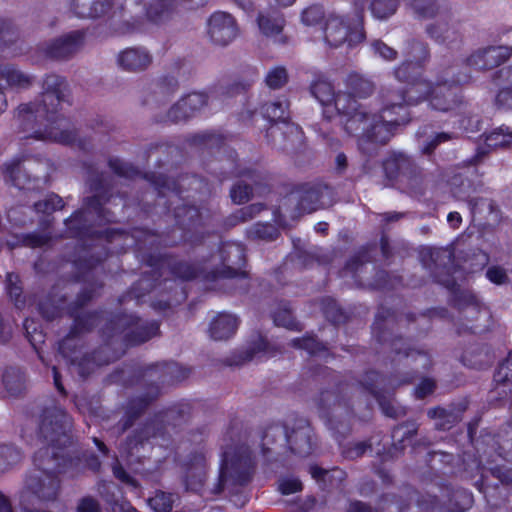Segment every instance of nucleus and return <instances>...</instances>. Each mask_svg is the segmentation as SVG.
Returning <instances> with one entry per match:
<instances>
[{
  "instance_id": "c85d7f7f",
  "label": "nucleus",
  "mask_w": 512,
  "mask_h": 512,
  "mask_svg": "<svg viewBox=\"0 0 512 512\" xmlns=\"http://www.w3.org/2000/svg\"><path fill=\"white\" fill-rule=\"evenodd\" d=\"M274 354V347L268 342L266 337L258 333L252 336L245 350L233 354L227 358L226 362L230 366H239L253 359L272 356Z\"/></svg>"
},
{
  "instance_id": "13d9d810",
  "label": "nucleus",
  "mask_w": 512,
  "mask_h": 512,
  "mask_svg": "<svg viewBox=\"0 0 512 512\" xmlns=\"http://www.w3.org/2000/svg\"><path fill=\"white\" fill-rule=\"evenodd\" d=\"M399 6V0H373L371 11L378 19H386L393 15Z\"/></svg>"
},
{
  "instance_id": "dca6fc26",
  "label": "nucleus",
  "mask_w": 512,
  "mask_h": 512,
  "mask_svg": "<svg viewBox=\"0 0 512 512\" xmlns=\"http://www.w3.org/2000/svg\"><path fill=\"white\" fill-rule=\"evenodd\" d=\"M85 32L74 30L41 42L38 53L52 61H68L75 57L84 47Z\"/></svg>"
},
{
  "instance_id": "5fc2aeb1",
  "label": "nucleus",
  "mask_w": 512,
  "mask_h": 512,
  "mask_svg": "<svg viewBox=\"0 0 512 512\" xmlns=\"http://www.w3.org/2000/svg\"><path fill=\"white\" fill-rule=\"evenodd\" d=\"M176 499L177 496L172 493L157 491L148 499V504L155 512H171Z\"/></svg>"
},
{
  "instance_id": "ea45409f",
  "label": "nucleus",
  "mask_w": 512,
  "mask_h": 512,
  "mask_svg": "<svg viewBox=\"0 0 512 512\" xmlns=\"http://www.w3.org/2000/svg\"><path fill=\"white\" fill-rule=\"evenodd\" d=\"M434 87L435 83L427 80L423 75H420L405 88L408 104L415 105L424 100L429 101L435 89Z\"/></svg>"
},
{
  "instance_id": "9b49d317",
  "label": "nucleus",
  "mask_w": 512,
  "mask_h": 512,
  "mask_svg": "<svg viewBox=\"0 0 512 512\" xmlns=\"http://www.w3.org/2000/svg\"><path fill=\"white\" fill-rule=\"evenodd\" d=\"M254 471L255 462L248 447L240 446L226 450L223 453L217 482L211 492L220 494L226 488L233 492L238 491L251 482Z\"/></svg>"
},
{
  "instance_id": "09e8293b",
  "label": "nucleus",
  "mask_w": 512,
  "mask_h": 512,
  "mask_svg": "<svg viewBox=\"0 0 512 512\" xmlns=\"http://www.w3.org/2000/svg\"><path fill=\"white\" fill-rule=\"evenodd\" d=\"M408 61L414 62L423 67L430 57V50L427 43L412 39L408 42L406 51Z\"/></svg>"
},
{
  "instance_id": "393cba45",
  "label": "nucleus",
  "mask_w": 512,
  "mask_h": 512,
  "mask_svg": "<svg viewBox=\"0 0 512 512\" xmlns=\"http://www.w3.org/2000/svg\"><path fill=\"white\" fill-rule=\"evenodd\" d=\"M512 54V48L508 46L487 47L479 49L471 54L467 65L480 71L493 69L505 62Z\"/></svg>"
},
{
  "instance_id": "603ef678",
  "label": "nucleus",
  "mask_w": 512,
  "mask_h": 512,
  "mask_svg": "<svg viewBox=\"0 0 512 512\" xmlns=\"http://www.w3.org/2000/svg\"><path fill=\"white\" fill-rule=\"evenodd\" d=\"M421 69L422 66L406 59L394 69L393 74L398 81L408 85L422 75Z\"/></svg>"
},
{
  "instance_id": "c9c22d12",
  "label": "nucleus",
  "mask_w": 512,
  "mask_h": 512,
  "mask_svg": "<svg viewBox=\"0 0 512 512\" xmlns=\"http://www.w3.org/2000/svg\"><path fill=\"white\" fill-rule=\"evenodd\" d=\"M346 87L348 92L345 94L349 95V97L354 100H356V98L366 99L376 90L375 82L359 73H351L347 76Z\"/></svg>"
},
{
  "instance_id": "49530a36",
  "label": "nucleus",
  "mask_w": 512,
  "mask_h": 512,
  "mask_svg": "<svg viewBox=\"0 0 512 512\" xmlns=\"http://www.w3.org/2000/svg\"><path fill=\"white\" fill-rule=\"evenodd\" d=\"M289 103L285 98L265 103L261 107V113L270 121H285L289 117Z\"/></svg>"
},
{
  "instance_id": "8fccbe9b",
  "label": "nucleus",
  "mask_w": 512,
  "mask_h": 512,
  "mask_svg": "<svg viewBox=\"0 0 512 512\" xmlns=\"http://www.w3.org/2000/svg\"><path fill=\"white\" fill-rule=\"evenodd\" d=\"M22 452L12 445H0V475L9 471L22 460Z\"/></svg>"
},
{
  "instance_id": "4c0bfd02",
  "label": "nucleus",
  "mask_w": 512,
  "mask_h": 512,
  "mask_svg": "<svg viewBox=\"0 0 512 512\" xmlns=\"http://www.w3.org/2000/svg\"><path fill=\"white\" fill-rule=\"evenodd\" d=\"M52 239L50 232H33L28 234L13 235L11 239L1 237L0 245H6L10 250L26 246L30 248H38L47 245Z\"/></svg>"
},
{
  "instance_id": "a878e982",
  "label": "nucleus",
  "mask_w": 512,
  "mask_h": 512,
  "mask_svg": "<svg viewBox=\"0 0 512 512\" xmlns=\"http://www.w3.org/2000/svg\"><path fill=\"white\" fill-rule=\"evenodd\" d=\"M390 348L395 353L394 361L401 363L404 361L405 366L412 363L414 372L418 373L419 369L427 370L431 366V359L427 352L410 347L402 338H394L390 341Z\"/></svg>"
},
{
  "instance_id": "b1692460",
  "label": "nucleus",
  "mask_w": 512,
  "mask_h": 512,
  "mask_svg": "<svg viewBox=\"0 0 512 512\" xmlns=\"http://www.w3.org/2000/svg\"><path fill=\"white\" fill-rule=\"evenodd\" d=\"M208 95L204 92H192L179 99L167 112L172 122L189 119L200 112L208 104Z\"/></svg>"
},
{
  "instance_id": "20e7f679",
  "label": "nucleus",
  "mask_w": 512,
  "mask_h": 512,
  "mask_svg": "<svg viewBox=\"0 0 512 512\" xmlns=\"http://www.w3.org/2000/svg\"><path fill=\"white\" fill-rule=\"evenodd\" d=\"M88 183L90 190L94 193L93 196L86 198L84 207L65 220L70 237L82 238L94 234L96 232L91 230L94 223L100 225L115 221L114 214L103 208V205L109 200L110 182L108 176L103 173L92 172L88 178Z\"/></svg>"
},
{
  "instance_id": "6e6552de",
  "label": "nucleus",
  "mask_w": 512,
  "mask_h": 512,
  "mask_svg": "<svg viewBox=\"0 0 512 512\" xmlns=\"http://www.w3.org/2000/svg\"><path fill=\"white\" fill-rule=\"evenodd\" d=\"M355 390L354 384H337L322 390L316 399L322 417L337 439L345 437L350 431L352 392Z\"/></svg>"
},
{
  "instance_id": "f704fd0d",
  "label": "nucleus",
  "mask_w": 512,
  "mask_h": 512,
  "mask_svg": "<svg viewBox=\"0 0 512 512\" xmlns=\"http://www.w3.org/2000/svg\"><path fill=\"white\" fill-rule=\"evenodd\" d=\"M158 393V387H153L147 396L133 399L129 403L125 417L117 424L119 433L122 434L132 427L134 421L143 413L149 403L157 397Z\"/></svg>"
},
{
  "instance_id": "c756f323",
  "label": "nucleus",
  "mask_w": 512,
  "mask_h": 512,
  "mask_svg": "<svg viewBox=\"0 0 512 512\" xmlns=\"http://www.w3.org/2000/svg\"><path fill=\"white\" fill-rule=\"evenodd\" d=\"M387 173L396 172L395 178L400 181H406L412 188L417 187L421 183L422 174L420 168L412 161L411 158L404 154L397 155L385 165Z\"/></svg>"
},
{
  "instance_id": "c03bdc74",
  "label": "nucleus",
  "mask_w": 512,
  "mask_h": 512,
  "mask_svg": "<svg viewBox=\"0 0 512 512\" xmlns=\"http://www.w3.org/2000/svg\"><path fill=\"white\" fill-rule=\"evenodd\" d=\"M178 80L173 76H163L153 85L152 95L159 103L168 101L178 90Z\"/></svg>"
},
{
  "instance_id": "6ab92c4d",
  "label": "nucleus",
  "mask_w": 512,
  "mask_h": 512,
  "mask_svg": "<svg viewBox=\"0 0 512 512\" xmlns=\"http://www.w3.org/2000/svg\"><path fill=\"white\" fill-rule=\"evenodd\" d=\"M439 19L425 27L427 36L438 44L453 46L462 40L460 20L451 12H441Z\"/></svg>"
},
{
  "instance_id": "0e129e2a",
  "label": "nucleus",
  "mask_w": 512,
  "mask_h": 512,
  "mask_svg": "<svg viewBox=\"0 0 512 512\" xmlns=\"http://www.w3.org/2000/svg\"><path fill=\"white\" fill-rule=\"evenodd\" d=\"M274 322L277 326H283L290 330H301L300 324L295 321L290 308L287 305L279 308L273 314Z\"/></svg>"
},
{
  "instance_id": "58836bf2",
  "label": "nucleus",
  "mask_w": 512,
  "mask_h": 512,
  "mask_svg": "<svg viewBox=\"0 0 512 512\" xmlns=\"http://www.w3.org/2000/svg\"><path fill=\"white\" fill-rule=\"evenodd\" d=\"M0 79H5L7 84L12 88L26 90L35 83L36 77L11 64H1Z\"/></svg>"
},
{
  "instance_id": "79ce46f5",
  "label": "nucleus",
  "mask_w": 512,
  "mask_h": 512,
  "mask_svg": "<svg viewBox=\"0 0 512 512\" xmlns=\"http://www.w3.org/2000/svg\"><path fill=\"white\" fill-rule=\"evenodd\" d=\"M150 378L157 379L161 383H165L166 377L170 376L173 380H182L187 377L188 371L182 369L175 363L164 364V365H155L151 366L145 372Z\"/></svg>"
},
{
  "instance_id": "5701e85b",
  "label": "nucleus",
  "mask_w": 512,
  "mask_h": 512,
  "mask_svg": "<svg viewBox=\"0 0 512 512\" xmlns=\"http://www.w3.org/2000/svg\"><path fill=\"white\" fill-rule=\"evenodd\" d=\"M378 98L381 103V109L379 112H371L372 114L379 115L383 121H395L396 124L392 129V136L394 130L401 124L402 120L398 118L386 119L383 113H397L398 110L403 109L408 104V98L405 89L398 88L393 85L382 86L378 93Z\"/></svg>"
},
{
  "instance_id": "a19ab883",
  "label": "nucleus",
  "mask_w": 512,
  "mask_h": 512,
  "mask_svg": "<svg viewBox=\"0 0 512 512\" xmlns=\"http://www.w3.org/2000/svg\"><path fill=\"white\" fill-rule=\"evenodd\" d=\"M494 361V355L485 346H474L466 350L462 356L465 366L473 369H484Z\"/></svg>"
},
{
  "instance_id": "e2e57ef3",
  "label": "nucleus",
  "mask_w": 512,
  "mask_h": 512,
  "mask_svg": "<svg viewBox=\"0 0 512 512\" xmlns=\"http://www.w3.org/2000/svg\"><path fill=\"white\" fill-rule=\"evenodd\" d=\"M206 480V470H185V485L187 490L200 492Z\"/></svg>"
},
{
  "instance_id": "864d4df0",
  "label": "nucleus",
  "mask_w": 512,
  "mask_h": 512,
  "mask_svg": "<svg viewBox=\"0 0 512 512\" xmlns=\"http://www.w3.org/2000/svg\"><path fill=\"white\" fill-rule=\"evenodd\" d=\"M278 236V229L269 223H256L248 230V237L253 240L273 241Z\"/></svg>"
},
{
  "instance_id": "7c9ffc66",
  "label": "nucleus",
  "mask_w": 512,
  "mask_h": 512,
  "mask_svg": "<svg viewBox=\"0 0 512 512\" xmlns=\"http://www.w3.org/2000/svg\"><path fill=\"white\" fill-rule=\"evenodd\" d=\"M512 398V356L503 361L494 374V388L491 401H506Z\"/></svg>"
},
{
  "instance_id": "052dcab7",
  "label": "nucleus",
  "mask_w": 512,
  "mask_h": 512,
  "mask_svg": "<svg viewBox=\"0 0 512 512\" xmlns=\"http://www.w3.org/2000/svg\"><path fill=\"white\" fill-rule=\"evenodd\" d=\"M64 202L61 197L56 194H49L44 199L35 202L34 209L37 213L51 214L57 209H62Z\"/></svg>"
},
{
  "instance_id": "37998d69",
  "label": "nucleus",
  "mask_w": 512,
  "mask_h": 512,
  "mask_svg": "<svg viewBox=\"0 0 512 512\" xmlns=\"http://www.w3.org/2000/svg\"><path fill=\"white\" fill-rule=\"evenodd\" d=\"M414 14L423 19H431L441 15L442 7L437 0H402Z\"/></svg>"
},
{
  "instance_id": "4468645a",
  "label": "nucleus",
  "mask_w": 512,
  "mask_h": 512,
  "mask_svg": "<svg viewBox=\"0 0 512 512\" xmlns=\"http://www.w3.org/2000/svg\"><path fill=\"white\" fill-rule=\"evenodd\" d=\"M466 81V78H461L455 74L453 67L443 71L437 77L435 89L429 98L431 108L443 113L459 110L464 104L459 85Z\"/></svg>"
},
{
  "instance_id": "2f4dec72",
  "label": "nucleus",
  "mask_w": 512,
  "mask_h": 512,
  "mask_svg": "<svg viewBox=\"0 0 512 512\" xmlns=\"http://www.w3.org/2000/svg\"><path fill=\"white\" fill-rule=\"evenodd\" d=\"M266 137L271 138L276 147L287 152L295 151L303 141L302 132L297 127L290 125H286L285 130L273 125L267 130Z\"/></svg>"
},
{
  "instance_id": "a211bd4d",
  "label": "nucleus",
  "mask_w": 512,
  "mask_h": 512,
  "mask_svg": "<svg viewBox=\"0 0 512 512\" xmlns=\"http://www.w3.org/2000/svg\"><path fill=\"white\" fill-rule=\"evenodd\" d=\"M108 330L125 332V339L131 345H139L152 337L156 336L159 332V324L156 321H142L133 315H122L116 320H111Z\"/></svg>"
},
{
  "instance_id": "412c9836",
  "label": "nucleus",
  "mask_w": 512,
  "mask_h": 512,
  "mask_svg": "<svg viewBox=\"0 0 512 512\" xmlns=\"http://www.w3.org/2000/svg\"><path fill=\"white\" fill-rule=\"evenodd\" d=\"M208 36L213 44L229 45L238 35L235 19L226 12H216L208 19Z\"/></svg>"
},
{
  "instance_id": "e433bc0d",
  "label": "nucleus",
  "mask_w": 512,
  "mask_h": 512,
  "mask_svg": "<svg viewBox=\"0 0 512 512\" xmlns=\"http://www.w3.org/2000/svg\"><path fill=\"white\" fill-rule=\"evenodd\" d=\"M237 328L238 320L234 315L220 313L210 323L209 334L214 340H226L234 335Z\"/></svg>"
},
{
  "instance_id": "9d476101",
  "label": "nucleus",
  "mask_w": 512,
  "mask_h": 512,
  "mask_svg": "<svg viewBox=\"0 0 512 512\" xmlns=\"http://www.w3.org/2000/svg\"><path fill=\"white\" fill-rule=\"evenodd\" d=\"M190 417V406L178 404L157 413L141 427L136 428L121 444V450L128 456L138 452L151 438L163 437L169 427L175 429L186 423Z\"/></svg>"
},
{
  "instance_id": "69168bd1",
  "label": "nucleus",
  "mask_w": 512,
  "mask_h": 512,
  "mask_svg": "<svg viewBox=\"0 0 512 512\" xmlns=\"http://www.w3.org/2000/svg\"><path fill=\"white\" fill-rule=\"evenodd\" d=\"M265 82L271 89L282 88L288 82V73L286 68L277 66L268 71Z\"/></svg>"
},
{
  "instance_id": "f257e3e1",
  "label": "nucleus",
  "mask_w": 512,
  "mask_h": 512,
  "mask_svg": "<svg viewBox=\"0 0 512 512\" xmlns=\"http://www.w3.org/2000/svg\"><path fill=\"white\" fill-rule=\"evenodd\" d=\"M311 94L323 106L334 104L335 110L343 119L344 130L357 137L359 150L372 156L379 146L385 145L392 138V129L395 121H383L377 115L372 114L369 108L351 99L345 93H335L333 85L325 80L318 79L310 86Z\"/></svg>"
},
{
  "instance_id": "f3484780",
  "label": "nucleus",
  "mask_w": 512,
  "mask_h": 512,
  "mask_svg": "<svg viewBox=\"0 0 512 512\" xmlns=\"http://www.w3.org/2000/svg\"><path fill=\"white\" fill-rule=\"evenodd\" d=\"M46 164L33 158L14 159L3 166L4 179L19 189H29V184L46 181Z\"/></svg>"
},
{
  "instance_id": "1a4fd4ad",
  "label": "nucleus",
  "mask_w": 512,
  "mask_h": 512,
  "mask_svg": "<svg viewBox=\"0 0 512 512\" xmlns=\"http://www.w3.org/2000/svg\"><path fill=\"white\" fill-rule=\"evenodd\" d=\"M263 446L276 454L291 452L307 457L316 448V437L309 422L298 419L285 427H270L264 434Z\"/></svg>"
},
{
  "instance_id": "3c124183",
  "label": "nucleus",
  "mask_w": 512,
  "mask_h": 512,
  "mask_svg": "<svg viewBox=\"0 0 512 512\" xmlns=\"http://www.w3.org/2000/svg\"><path fill=\"white\" fill-rule=\"evenodd\" d=\"M427 415L436 420V428L448 430L458 422V416L454 411L441 407L429 409Z\"/></svg>"
},
{
  "instance_id": "72a5a7b5",
  "label": "nucleus",
  "mask_w": 512,
  "mask_h": 512,
  "mask_svg": "<svg viewBox=\"0 0 512 512\" xmlns=\"http://www.w3.org/2000/svg\"><path fill=\"white\" fill-rule=\"evenodd\" d=\"M512 146V132L505 133L503 129L495 130L486 136L485 144L477 149L476 154L468 161L469 165L481 163L491 149H504Z\"/></svg>"
},
{
  "instance_id": "bb28decb",
  "label": "nucleus",
  "mask_w": 512,
  "mask_h": 512,
  "mask_svg": "<svg viewBox=\"0 0 512 512\" xmlns=\"http://www.w3.org/2000/svg\"><path fill=\"white\" fill-rule=\"evenodd\" d=\"M257 25L261 34L272 39L275 43L285 44L287 42V37L283 34L286 20L280 11L272 8L260 11L257 17Z\"/></svg>"
},
{
  "instance_id": "f8f14e48",
  "label": "nucleus",
  "mask_w": 512,
  "mask_h": 512,
  "mask_svg": "<svg viewBox=\"0 0 512 512\" xmlns=\"http://www.w3.org/2000/svg\"><path fill=\"white\" fill-rule=\"evenodd\" d=\"M178 0H151L148 5L142 0H126L121 6V19L115 24L116 33L125 35L138 31L146 16L152 22L168 18Z\"/></svg>"
},
{
  "instance_id": "4be33fe9",
  "label": "nucleus",
  "mask_w": 512,
  "mask_h": 512,
  "mask_svg": "<svg viewBox=\"0 0 512 512\" xmlns=\"http://www.w3.org/2000/svg\"><path fill=\"white\" fill-rule=\"evenodd\" d=\"M222 259V268L218 275L223 278H245L246 272L243 270L245 265L244 248L237 243L224 244L220 249Z\"/></svg>"
},
{
  "instance_id": "0eeeda50",
  "label": "nucleus",
  "mask_w": 512,
  "mask_h": 512,
  "mask_svg": "<svg viewBox=\"0 0 512 512\" xmlns=\"http://www.w3.org/2000/svg\"><path fill=\"white\" fill-rule=\"evenodd\" d=\"M93 290L85 289L77 297L76 301L67 307V312L71 317L74 318V325L69 334L61 341L60 351L67 357L71 358V364L74 372L80 375L82 378L87 377L94 370L96 365V358L90 356H84L80 360L73 357L70 354L73 340L81 333L91 330L94 326L100 322L108 321L106 313L99 315L98 313H86L83 315L78 314V309L84 306L88 301L93 298Z\"/></svg>"
},
{
  "instance_id": "4d7b16f0",
  "label": "nucleus",
  "mask_w": 512,
  "mask_h": 512,
  "mask_svg": "<svg viewBox=\"0 0 512 512\" xmlns=\"http://www.w3.org/2000/svg\"><path fill=\"white\" fill-rule=\"evenodd\" d=\"M496 443L499 455L512 461V424H508L498 433Z\"/></svg>"
},
{
  "instance_id": "774afa93",
  "label": "nucleus",
  "mask_w": 512,
  "mask_h": 512,
  "mask_svg": "<svg viewBox=\"0 0 512 512\" xmlns=\"http://www.w3.org/2000/svg\"><path fill=\"white\" fill-rule=\"evenodd\" d=\"M369 449H371V444L366 441L349 443L343 447L342 455L347 459L353 460L363 456Z\"/></svg>"
},
{
  "instance_id": "aec40b11",
  "label": "nucleus",
  "mask_w": 512,
  "mask_h": 512,
  "mask_svg": "<svg viewBox=\"0 0 512 512\" xmlns=\"http://www.w3.org/2000/svg\"><path fill=\"white\" fill-rule=\"evenodd\" d=\"M40 101L49 108L50 113L61 115L59 110L62 103L69 102L70 89L67 80L55 73L46 74L42 80Z\"/></svg>"
},
{
  "instance_id": "7ed1b4c3",
  "label": "nucleus",
  "mask_w": 512,
  "mask_h": 512,
  "mask_svg": "<svg viewBox=\"0 0 512 512\" xmlns=\"http://www.w3.org/2000/svg\"><path fill=\"white\" fill-rule=\"evenodd\" d=\"M14 126L25 138L63 144H70L75 140V134L66 129L67 120L55 113L52 116L49 108L38 100L17 107L14 112Z\"/></svg>"
},
{
  "instance_id": "338daca9",
  "label": "nucleus",
  "mask_w": 512,
  "mask_h": 512,
  "mask_svg": "<svg viewBox=\"0 0 512 512\" xmlns=\"http://www.w3.org/2000/svg\"><path fill=\"white\" fill-rule=\"evenodd\" d=\"M324 10L321 6L312 5L303 10L301 21L306 26H313L319 24L324 18Z\"/></svg>"
},
{
  "instance_id": "39448f33",
  "label": "nucleus",
  "mask_w": 512,
  "mask_h": 512,
  "mask_svg": "<svg viewBox=\"0 0 512 512\" xmlns=\"http://www.w3.org/2000/svg\"><path fill=\"white\" fill-rule=\"evenodd\" d=\"M421 260L438 283L454 291L455 306L464 314V318L469 321L476 319L481 310L480 302L472 292L456 289V283L450 276L452 252L444 248H425L421 252Z\"/></svg>"
},
{
  "instance_id": "ddd939ff",
  "label": "nucleus",
  "mask_w": 512,
  "mask_h": 512,
  "mask_svg": "<svg viewBox=\"0 0 512 512\" xmlns=\"http://www.w3.org/2000/svg\"><path fill=\"white\" fill-rule=\"evenodd\" d=\"M330 189L321 183L303 184L287 194L279 206L281 212L291 218L312 213L324 207L325 198H330Z\"/></svg>"
},
{
  "instance_id": "bf43d9fd",
  "label": "nucleus",
  "mask_w": 512,
  "mask_h": 512,
  "mask_svg": "<svg viewBox=\"0 0 512 512\" xmlns=\"http://www.w3.org/2000/svg\"><path fill=\"white\" fill-rule=\"evenodd\" d=\"M20 38L18 27L8 19L0 18V44L12 45Z\"/></svg>"
},
{
  "instance_id": "a18cd8bd",
  "label": "nucleus",
  "mask_w": 512,
  "mask_h": 512,
  "mask_svg": "<svg viewBox=\"0 0 512 512\" xmlns=\"http://www.w3.org/2000/svg\"><path fill=\"white\" fill-rule=\"evenodd\" d=\"M385 382L386 380L376 371H369L359 381V385L374 397H378L382 391H387L396 385L392 379L389 380L388 385Z\"/></svg>"
},
{
  "instance_id": "2eb2a0df",
  "label": "nucleus",
  "mask_w": 512,
  "mask_h": 512,
  "mask_svg": "<svg viewBox=\"0 0 512 512\" xmlns=\"http://www.w3.org/2000/svg\"><path fill=\"white\" fill-rule=\"evenodd\" d=\"M324 38L326 43L333 48L345 43L349 47L361 43L365 38L363 14L356 10V20L353 23L339 16L329 17L325 25Z\"/></svg>"
},
{
  "instance_id": "680f3d73",
  "label": "nucleus",
  "mask_w": 512,
  "mask_h": 512,
  "mask_svg": "<svg viewBox=\"0 0 512 512\" xmlns=\"http://www.w3.org/2000/svg\"><path fill=\"white\" fill-rule=\"evenodd\" d=\"M467 269L471 272L482 270L489 262V256L480 249H474L464 256Z\"/></svg>"
},
{
  "instance_id": "de8ad7c7",
  "label": "nucleus",
  "mask_w": 512,
  "mask_h": 512,
  "mask_svg": "<svg viewBox=\"0 0 512 512\" xmlns=\"http://www.w3.org/2000/svg\"><path fill=\"white\" fill-rule=\"evenodd\" d=\"M25 380L24 373L16 367L7 368L3 375L5 388L12 396H17L24 391Z\"/></svg>"
},
{
  "instance_id": "cd10ccee",
  "label": "nucleus",
  "mask_w": 512,
  "mask_h": 512,
  "mask_svg": "<svg viewBox=\"0 0 512 512\" xmlns=\"http://www.w3.org/2000/svg\"><path fill=\"white\" fill-rule=\"evenodd\" d=\"M153 56L144 47H128L116 56L117 66L126 72L139 73L147 70L152 64Z\"/></svg>"
},
{
  "instance_id": "f03ea898",
  "label": "nucleus",
  "mask_w": 512,
  "mask_h": 512,
  "mask_svg": "<svg viewBox=\"0 0 512 512\" xmlns=\"http://www.w3.org/2000/svg\"><path fill=\"white\" fill-rule=\"evenodd\" d=\"M34 468L27 472L20 492L22 512H51L32 507L34 503L48 505L58 501L62 491L61 475L76 468L70 460H59L48 448H39L33 456Z\"/></svg>"
},
{
  "instance_id": "6e6d98bb",
  "label": "nucleus",
  "mask_w": 512,
  "mask_h": 512,
  "mask_svg": "<svg viewBox=\"0 0 512 512\" xmlns=\"http://www.w3.org/2000/svg\"><path fill=\"white\" fill-rule=\"evenodd\" d=\"M265 209V206L262 203H255L243 207L233 213L229 218L230 225H237L239 223H243L253 219L256 215H258L261 211Z\"/></svg>"
},
{
  "instance_id": "423d86ee",
  "label": "nucleus",
  "mask_w": 512,
  "mask_h": 512,
  "mask_svg": "<svg viewBox=\"0 0 512 512\" xmlns=\"http://www.w3.org/2000/svg\"><path fill=\"white\" fill-rule=\"evenodd\" d=\"M71 429V418L64 410L56 406L43 410L38 427V436L45 444L42 448L51 449L59 460L79 464Z\"/></svg>"
},
{
  "instance_id": "473e14b6",
  "label": "nucleus",
  "mask_w": 512,
  "mask_h": 512,
  "mask_svg": "<svg viewBox=\"0 0 512 512\" xmlns=\"http://www.w3.org/2000/svg\"><path fill=\"white\" fill-rule=\"evenodd\" d=\"M114 0H71V11L80 18L96 19L107 15Z\"/></svg>"
}]
</instances>
